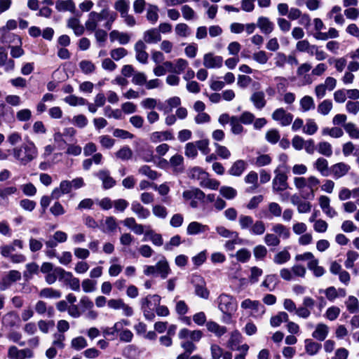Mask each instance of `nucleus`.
<instances>
[{
	"instance_id": "nucleus-19",
	"label": "nucleus",
	"mask_w": 359,
	"mask_h": 359,
	"mask_svg": "<svg viewBox=\"0 0 359 359\" xmlns=\"http://www.w3.org/2000/svg\"><path fill=\"white\" fill-rule=\"evenodd\" d=\"M350 169L351 167L348 164L340 162L331 166L330 172L335 179H339L345 176Z\"/></svg>"
},
{
	"instance_id": "nucleus-4",
	"label": "nucleus",
	"mask_w": 359,
	"mask_h": 359,
	"mask_svg": "<svg viewBox=\"0 0 359 359\" xmlns=\"http://www.w3.org/2000/svg\"><path fill=\"white\" fill-rule=\"evenodd\" d=\"M218 309L223 313L222 320L229 323L232 315L237 310V302L229 294L222 293L217 297Z\"/></svg>"
},
{
	"instance_id": "nucleus-12",
	"label": "nucleus",
	"mask_w": 359,
	"mask_h": 359,
	"mask_svg": "<svg viewBox=\"0 0 359 359\" xmlns=\"http://www.w3.org/2000/svg\"><path fill=\"white\" fill-rule=\"evenodd\" d=\"M203 337V332L201 330H190L187 328H182L178 332V338L181 340H189L198 342Z\"/></svg>"
},
{
	"instance_id": "nucleus-32",
	"label": "nucleus",
	"mask_w": 359,
	"mask_h": 359,
	"mask_svg": "<svg viewBox=\"0 0 359 359\" xmlns=\"http://www.w3.org/2000/svg\"><path fill=\"white\" fill-rule=\"evenodd\" d=\"M272 231L278 236L279 239H288L290 237V229L282 224L278 223L273 225Z\"/></svg>"
},
{
	"instance_id": "nucleus-26",
	"label": "nucleus",
	"mask_w": 359,
	"mask_h": 359,
	"mask_svg": "<svg viewBox=\"0 0 359 359\" xmlns=\"http://www.w3.org/2000/svg\"><path fill=\"white\" fill-rule=\"evenodd\" d=\"M67 26L74 31L76 36H81L85 31L86 27L81 24L79 19L71 18L67 20Z\"/></svg>"
},
{
	"instance_id": "nucleus-2",
	"label": "nucleus",
	"mask_w": 359,
	"mask_h": 359,
	"mask_svg": "<svg viewBox=\"0 0 359 359\" xmlns=\"http://www.w3.org/2000/svg\"><path fill=\"white\" fill-rule=\"evenodd\" d=\"M11 154L19 164L26 165L37 157L38 149L35 144L29 141L13 147L11 149Z\"/></svg>"
},
{
	"instance_id": "nucleus-57",
	"label": "nucleus",
	"mask_w": 359,
	"mask_h": 359,
	"mask_svg": "<svg viewBox=\"0 0 359 359\" xmlns=\"http://www.w3.org/2000/svg\"><path fill=\"white\" fill-rule=\"evenodd\" d=\"M253 221L252 217L248 215H241L238 218V224L242 230L251 228Z\"/></svg>"
},
{
	"instance_id": "nucleus-22",
	"label": "nucleus",
	"mask_w": 359,
	"mask_h": 359,
	"mask_svg": "<svg viewBox=\"0 0 359 359\" xmlns=\"http://www.w3.org/2000/svg\"><path fill=\"white\" fill-rule=\"evenodd\" d=\"M156 272L157 274L165 279L170 273V269L167 259L163 257L155 265Z\"/></svg>"
},
{
	"instance_id": "nucleus-1",
	"label": "nucleus",
	"mask_w": 359,
	"mask_h": 359,
	"mask_svg": "<svg viewBox=\"0 0 359 359\" xmlns=\"http://www.w3.org/2000/svg\"><path fill=\"white\" fill-rule=\"evenodd\" d=\"M117 13L110 11L108 8L102 9L99 13L91 11L88 15V18L85 22V27L90 32L98 29L100 22L105 20L106 22L104 27L109 30L111 29L112 25L117 19Z\"/></svg>"
},
{
	"instance_id": "nucleus-5",
	"label": "nucleus",
	"mask_w": 359,
	"mask_h": 359,
	"mask_svg": "<svg viewBox=\"0 0 359 359\" xmlns=\"http://www.w3.org/2000/svg\"><path fill=\"white\" fill-rule=\"evenodd\" d=\"M241 308L251 309L250 315L255 318H260L266 312V309L259 302L246 299L241 302Z\"/></svg>"
},
{
	"instance_id": "nucleus-64",
	"label": "nucleus",
	"mask_w": 359,
	"mask_h": 359,
	"mask_svg": "<svg viewBox=\"0 0 359 359\" xmlns=\"http://www.w3.org/2000/svg\"><path fill=\"white\" fill-rule=\"evenodd\" d=\"M272 158L269 154H259L255 160V165L257 167H263L269 165Z\"/></svg>"
},
{
	"instance_id": "nucleus-16",
	"label": "nucleus",
	"mask_w": 359,
	"mask_h": 359,
	"mask_svg": "<svg viewBox=\"0 0 359 359\" xmlns=\"http://www.w3.org/2000/svg\"><path fill=\"white\" fill-rule=\"evenodd\" d=\"M257 27L262 33L264 34H271L274 29V24L271 20L265 16H260L257 18Z\"/></svg>"
},
{
	"instance_id": "nucleus-11",
	"label": "nucleus",
	"mask_w": 359,
	"mask_h": 359,
	"mask_svg": "<svg viewBox=\"0 0 359 359\" xmlns=\"http://www.w3.org/2000/svg\"><path fill=\"white\" fill-rule=\"evenodd\" d=\"M203 337V332L201 330H190L187 328H182L178 332V338L181 340H189L198 342Z\"/></svg>"
},
{
	"instance_id": "nucleus-44",
	"label": "nucleus",
	"mask_w": 359,
	"mask_h": 359,
	"mask_svg": "<svg viewBox=\"0 0 359 359\" xmlns=\"http://www.w3.org/2000/svg\"><path fill=\"white\" fill-rule=\"evenodd\" d=\"M299 104L302 111L306 112L315 108L314 100L312 97L309 95L304 96L299 101Z\"/></svg>"
},
{
	"instance_id": "nucleus-61",
	"label": "nucleus",
	"mask_w": 359,
	"mask_h": 359,
	"mask_svg": "<svg viewBox=\"0 0 359 359\" xmlns=\"http://www.w3.org/2000/svg\"><path fill=\"white\" fill-rule=\"evenodd\" d=\"M346 257L344 265L346 269H351L354 266V262L358 259L359 254L355 251L349 250L347 252Z\"/></svg>"
},
{
	"instance_id": "nucleus-7",
	"label": "nucleus",
	"mask_w": 359,
	"mask_h": 359,
	"mask_svg": "<svg viewBox=\"0 0 359 359\" xmlns=\"http://www.w3.org/2000/svg\"><path fill=\"white\" fill-rule=\"evenodd\" d=\"M272 119L279 123L283 127L290 125L293 120V115L280 107L276 109L271 114Z\"/></svg>"
},
{
	"instance_id": "nucleus-15",
	"label": "nucleus",
	"mask_w": 359,
	"mask_h": 359,
	"mask_svg": "<svg viewBox=\"0 0 359 359\" xmlns=\"http://www.w3.org/2000/svg\"><path fill=\"white\" fill-rule=\"evenodd\" d=\"M72 189L70 181L62 180L60 183V186L52 191L51 197L53 199H59L62 195L70 193Z\"/></svg>"
},
{
	"instance_id": "nucleus-55",
	"label": "nucleus",
	"mask_w": 359,
	"mask_h": 359,
	"mask_svg": "<svg viewBox=\"0 0 359 359\" xmlns=\"http://www.w3.org/2000/svg\"><path fill=\"white\" fill-rule=\"evenodd\" d=\"M181 12L183 18L187 21L193 20L196 18V15L194 10L189 5H183L181 7Z\"/></svg>"
},
{
	"instance_id": "nucleus-10",
	"label": "nucleus",
	"mask_w": 359,
	"mask_h": 359,
	"mask_svg": "<svg viewBox=\"0 0 359 359\" xmlns=\"http://www.w3.org/2000/svg\"><path fill=\"white\" fill-rule=\"evenodd\" d=\"M276 175L273 179L272 185L274 191H283L288 188L287 176L284 172L275 171Z\"/></svg>"
},
{
	"instance_id": "nucleus-42",
	"label": "nucleus",
	"mask_w": 359,
	"mask_h": 359,
	"mask_svg": "<svg viewBox=\"0 0 359 359\" xmlns=\"http://www.w3.org/2000/svg\"><path fill=\"white\" fill-rule=\"evenodd\" d=\"M144 236L146 238H149L154 245L161 246L163 244L162 236L153 230H147L144 233Z\"/></svg>"
},
{
	"instance_id": "nucleus-53",
	"label": "nucleus",
	"mask_w": 359,
	"mask_h": 359,
	"mask_svg": "<svg viewBox=\"0 0 359 359\" xmlns=\"http://www.w3.org/2000/svg\"><path fill=\"white\" fill-rule=\"evenodd\" d=\"M266 230L264 223L261 220H257L255 222H253V224L250 229V233L252 235H262Z\"/></svg>"
},
{
	"instance_id": "nucleus-27",
	"label": "nucleus",
	"mask_w": 359,
	"mask_h": 359,
	"mask_svg": "<svg viewBox=\"0 0 359 359\" xmlns=\"http://www.w3.org/2000/svg\"><path fill=\"white\" fill-rule=\"evenodd\" d=\"M250 101L253 103L255 107L257 109H263L266 104L265 95L262 91L255 92L250 97Z\"/></svg>"
},
{
	"instance_id": "nucleus-45",
	"label": "nucleus",
	"mask_w": 359,
	"mask_h": 359,
	"mask_svg": "<svg viewBox=\"0 0 359 359\" xmlns=\"http://www.w3.org/2000/svg\"><path fill=\"white\" fill-rule=\"evenodd\" d=\"M175 32L177 36L182 38H187L191 34L189 27L186 23H178L175 27Z\"/></svg>"
},
{
	"instance_id": "nucleus-56",
	"label": "nucleus",
	"mask_w": 359,
	"mask_h": 359,
	"mask_svg": "<svg viewBox=\"0 0 359 359\" xmlns=\"http://www.w3.org/2000/svg\"><path fill=\"white\" fill-rule=\"evenodd\" d=\"M234 257L237 261L245 263L250 260L251 257V252L246 248H241L236 252Z\"/></svg>"
},
{
	"instance_id": "nucleus-35",
	"label": "nucleus",
	"mask_w": 359,
	"mask_h": 359,
	"mask_svg": "<svg viewBox=\"0 0 359 359\" xmlns=\"http://www.w3.org/2000/svg\"><path fill=\"white\" fill-rule=\"evenodd\" d=\"M55 8L60 12H74L75 4L72 0H58L55 4Z\"/></svg>"
},
{
	"instance_id": "nucleus-60",
	"label": "nucleus",
	"mask_w": 359,
	"mask_h": 359,
	"mask_svg": "<svg viewBox=\"0 0 359 359\" xmlns=\"http://www.w3.org/2000/svg\"><path fill=\"white\" fill-rule=\"evenodd\" d=\"M230 126L231 132L235 135L241 134L243 131L241 122L239 121L238 117L236 116H231Z\"/></svg>"
},
{
	"instance_id": "nucleus-14",
	"label": "nucleus",
	"mask_w": 359,
	"mask_h": 359,
	"mask_svg": "<svg viewBox=\"0 0 359 359\" xmlns=\"http://www.w3.org/2000/svg\"><path fill=\"white\" fill-rule=\"evenodd\" d=\"M21 273L18 271L11 270L6 276H5L1 281L0 282V290H5L7 289L13 283L20 280Z\"/></svg>"
},
{
	"instance_id": "nucleus-41",
	"label": "nucleus",
	"mask_w": 359,
	"mask_h": 359,
	"mask_svg": "<svg viewBox=\"0 0 359 359\" xmlns=\"http://www.w3.org/2000/svg\"><path fill=\"white\" fill-rule=\"evenodd\" d=\"M208 173L203 170L201 168L194 167L190 169L189 176L193 180L199 181V183L206 177Z\"/></svg>"
},
{
	"instance_id": "nucleus-6",
	"label": "nucleus",
	"mask_w": 359,
	"mask_h": 359,
	"mask_svg": "<svg viewBox=\"0 0 359 359\" xmlns=\"http://www.w3.org/2000/svg\"><path fill=\"white\" fill-rule=\"evenodd\" d=\"M195 288V294L204 299L209 297L210 292L206 287V283L203 278L199 275H193L191 279Z\"/></svg>"
},
{
	"instance_id": "nucleus-21",
	"label": "nucleus",
	"mask_w": 359,
	"mask_h": 359,
	"mask_svg": "<svg viewBox=\"0 0 359 359\" xmlns=\"http://www.w3.org/2000/svg\"><path fill=\"white\" fill-rule=\"evenodd\" d=\"M161 36L156 28H151L143 33V41L149 44L161 41Z\"/></svg>"
},
{
	"instance_id": "nucleus-38",
	"label": "nucleus",
	"mask_w": 359,
	"mask_h": 359,
	"mask_svg": "<svg viewBox=\"0 0 359 359\" xmlns=\"http://www.w3.org/2000/svg\"><path fill=\"white\" fill-rule=\"evenodd\" d=\"M288 314L285 311H280L270 319V325L273 327H279L283 322H288Z\"/></svg>"
},
{
	"instance_id": "nucleus-62",
	"label": "nucleus",
	"mask_w": 359,
	"mask_h": 359,
	"mask_svg": "<svg viewBox=\"0 0 359 359\" xmlns=\"http://www.w3.org/2000/svg\"><path fill=\"white\" fill-rule=\"evenodd\" d=\"M200 186L204 188L216 190L219 186V182L216 180L209 178V175L208 174L206 177L200 182Z\"/></svg>"
},
{
	"instance_id": "nucleus-9",
	"label": "nucleus",
	"mask_w": 359,
	"mask_h": 359,
	"mask_svg": "<svg viewBox=\"0 0 359 359\" xmlns=\"http://www.w3.org/2000/svg\"><path fill=\"white\" fill-rule=\"evenodd\" d=\"M223 64V58L219 55H215L212 53H208L203 55V65L208 69L220 68Z\"/></svg>"
},
{
	"instance_id": "nucleus-8",
	"label": "nucleus",
	"mask_w": 359,
	"mask_h": 359,
	"mask_svg": "<svg viewBox=\"0 0 359 359\" xmlns=\"http://www.w3.org/2000/svg\"><path fill=\"white\" fill-rule=\"evenodd\" d=\"M8 359H25L33 357V351L29 348L18 349L15 346H11L8 349Z\"/></svg>"
},
{
	"instance_id": "nucleus-36",
	"label": "nucleus",
	"mask_w": 359,
	"mask_h": 359,
	"mask_svg": "<svg viewBox=\"0 0 359 359\" xmlns=\"http://www.w3.org/2000/svg\"><path fill=\"white\" fill-rule=\"evenodd\" d=\"M173 135L169 131H163V132H154L150 135V140L152 142L156 143L161 141L164 140H172Z\"/></svg>"
},
{
	"instance_id": "nucleus-30",
	"label": "nucleus",
	"mask_w": 359,
	"mask_h": 359,
	"mask_svg": "<svg viewBox=\"0 0 359 359\" xmlns=\"http://www.w3.org/2000/svg\"><path fill=\"white\" fill-rule=\"evenodd\" d=\"M206 327L209 332L213 333L218 337L223 336L227 332V329L225 326L220 325L217 323L212 320L207 322Z\"/></svg>"
},
{
	"instance_id": "nucleus-25",
	"label": "nucleus",
	"mask_w": 359,
	"mask_h": 359,
	"mask_svg": "<svg viewBox=\"0 0 359 359\" xmlns=\"http://www.w3.org/2000/svg\"><path fill=\"white\" fill-rule=\"evenodd\" d=\"M131 210L140 219H146L150 216V211L137 201H133L132 203Z\"/></svg>"
},
{
	"instance_id": "nucleus-54",
	"label": "nucleus",
	"mask_w": 359,
	"mask_h": 359,
	"mask_svg": "<svg viewBox=\"0 0 359 359\" xmlns=\"http://www.w3.org/2000/svg\"><path fill=\"white\" fill-rule=\"evenodd\" d=\"M345 304L350 313H356L359 311V302L354 296H349Z\"/></svg>"
},
{
	"instance_id": "nucleus-49",
	"label": "nucleus",
	"mask_w": 359,
	"mask_h": 359,
	"mask_svg": "<svg viewBox=\"0 0 359 359\" xmlns=\"http://www.w3.org/2000/svg\"><path fill=\"white\" fill-rule=\"evenodd\" d=\"M345 131L353 139H359V128L353 123L349 122L344 124Z\"/></svg>"
},
{
	"instance_id": "nucleus-40",
	"label": "nucleus",
	"mask_w": 359,
	"mask_h": 359,
	"mask_svg": "<svg viewBox=\"0 0 359 359\" xmlns=\"http://www.w3.org/2000/svg\"><path fill=\"white\" fill-rule=\"evenodd\" d=\"M114 9L120 14V16L127 14L130 10L129 0H116L114 4Z\"/></svg>"
},
{
	"instance_id": "nucleus-46",
	"label": "nucleus",
	"mask_w": 359,
	"mask_h": 359,
	"mask_svg": "<svg viewBox=\"0 0 359 359\" xmlns=\"http://www.w3.org/2000/svg\"><path fill=\"white\" fill-rule=\"evenodd\" d=\"M277 277L275 274H270L265 276L262 283V286L266 287L269 291H273L276 287Z\"/></svg>"
},
{
	"instance_id": "nucleus-3",
	"label": "nucleus",
	"mask_w": 359,
	"mask_h": 359,
	"mask_svg": "<svg viewBox=\"0 0 359 359\" xmlns=\"http://www.w3.org/2000/svg\"><path fill=\"white\" fill-rule=\"evenodd\" d=\"M319 184V179L313 175H311L309 177H295L294 178L295 188L305 199H313L314 198L315 192L318 189Z\"/></svg>"
},
{
	"instance_id": "nucleus-51",
	"label": "nucleus",
	"mask_w": 359,
	"mask_h": 359,
	"mask_svg": "<svg viewBox=\"0 0 359 359\" xmlns=\"http://www.w3.org/2000/svg\"><path fill=\"white\" fill-rule=\"evenodd\" d=\"M118 224L114 217H107L104 220L103 231L106 233H113L116 230Z\"/></svg>"
},
{
	"instance_id": "nucleus-17",
	"label": "nucleus",
	"mask_w": 359,
	"mask_h": 359,
	"mask_svg": "<svg viewBox=\"0 0 359 359\" xmlns=\"http://www.w3.org/2000/svg\"><path fill=\"white\" fill-rule=\"evenodd\" d=\"M2 323L6 327H18L20 325V318L15 312L11 311L4 316Z\"/></svg>"
},
{
	"instance_id": "nucleus-24",
	"label": "nucleus",
	"mask_w": 359,
	"mask_h": 359,
	"mask_svg": "<svg viewBox=\"0 0 359 359\" xmlns=\"http://www.w3.org/2000/svg\"><path fill=\"white\" fill-rule=\"evenodd\" d=\"M109 38L111 42L118 41L121 45H126L130 41V36L126 32H119L118 30H112L109 33Z\"/></svg>"
},
{
	"instance_id": "nucleus-52",
	"label": "nucleus",
	"mask_w": 359,
	"mask_h": 359,
	"mask_svg": "<svg viewBox=\"0 0 359 359\" xmlns=\"http://www.w3.org/2000/svg\"><path fill=\"white\" fill-rule=\"evenodd\" d=\"M333 104L331 100H325L320 102L317 108L318 112L323 116L327 115L332 109Z\"/></svg>"
},
{
	"instance_id": "nucleus-43",
	"label": "nucleus",
	"mask_w": 359,
	"mask_h": 359,
	"mask_svg": "<svg viewBox=\"0 0 359 359\" xmlns=\"http://www.w3.org/2000/svg\"><path fill=\"white\" fill-rule=\"evenodd\" d=\"M291 255L287 250H283L277 252L273 259V261L276 264H284L290 259Z\"/></svg>"
},
{
	"instance_id": "nucleus-20",
	"label": "nucleus",
	"mask_w": 359,
	"mask_h": 359,
	"mask_svg": "<svg viewBox=\"0 0 359 359\" xmlns=\"http://www.w3.org/2000/svg\"><path fill=\"white\" fill-rule=\"evenodd\" d=\"M330 328L326 324L323 323H318L314 331L312 332V337L318 341H323L328 336Z\"/></svg>"
},
{
	"instance_id": "nucleus-18",
	"label": "nucleus",
	"mask_w": 359,
	"mask_h": 359,
	"mask_svg": "<svg viewBox=\"0 0 359 359\" xmlns=\"http://www.w3.org/2000/svg\"><path fill=\"white\" fill-rule=\"evenodd\" d=\"M96 176L102 181V187L104 189H109L113 187L116 184V181L111 177L109 171L107 170L103 169L99 170Z\"/></svg>"
},
{
	"instance_id": "nucleus-28",
	"label": "nucleus",
	"mask_w": 359,
	"mask_h": 359,
	"mask_svg": "<svg viewBox=\"0 0 359 359\" xmlns=\"http://www.w3.org/2000/svg\"><path fill=\"white\" fill-rule=\"evenodd\" d=\"M304 347L306 353L313 356L318 353L322 348V345L313 339H306L304 340Z\"/></svg>"
},
{
	"instance_id": "nucleus-37",
	"label": "nucleus",
	"mask_w": 359,
	"mask_h": 359,
	"mask_svg": "<svg viewBox=\"0 0 359 359\" xmlns=\"http://www.w3.org/2000/svg\"><path fill=\"white\" fill-rule=\"evenodd\" d=\"M158 8L156 5L149 4L147 10V20L151 24L154 25L158 20Z\"/></svg>"
},
{
	"instance_id": "nucleus-13",
	"label": "nucleus",
	"mask_w": 359,
	"mask_h": 359,
	"mask_svg": "<svg viewBox=\"0 0 359 359\" xmlns=\"http://www.w3.org/2000/svg\"><path fill=\"white\" fill-rule=\"evenodd\" d=\"M136 60L142 64L147 63L149 54L146 52L147 46L143 41H137L134 46Z\"/></svg>"
},
{
	"instance_id": "nucleus-47",
	"label": "nucleus",
	"mask_w": 359,
	"mask_h": 359,
	"mask_svg": "<svg viewBox=\"0 0 359 359\" xmlns=\"http://www.w3.org/2000/svg\"><path fill=\"white\" fill-rule=\"evenodd\" d=\"M318 129V126L316 121L312 118H308L303 127V133L309 135H313L317 132Z\"/></svg>"
},
{
	"instance_id": "nucleus-58",
	"label": "nucleus",
	"mask_w": 359,
	"mask_h": 359,
	"mask_svg": "<svg viewBox=\"0 0 359 359\" xmlns=\"http://www.w3.org/2000/svg\"><path fill=\"white\" fill-rule=\"evenodd\" d=\"M264 241L265 244L269 247H276L280 243L279 236H276L274 233H266L264 236Z\"/></svg>"
},
{
	"instance_id": "nucleus-34",
	"label": "nucleus",
	"mask_w": 359,
	"mask_h": 359,
	"mask_svg": "<svg viewBox=\"0 0 359 359\" xmlns=\"http://www.w3.org/2000/svg\"><path fill=\"white\" fill-rule=\"evenodd\" d=\"M313 166L322 176L327 177L330 175L328 161L325 158L322 157L317 158Z\"/></svg>"
},
{
	"instance_id": "nucleus-23",
	"label": "nucleus",
	"mask_w": 359,
	"mask_h": 359,
	"mask_svg": "<svg viewBox=\"0 0 359 359\" xmlns=\"http://www.w3.org/2000/svg\"><path fill=\"white\" fill-rule=\"evenodd\" d=\"M209 229L208 226L198 222H191L187 228V233L190 236L203 233Z\"/></svg>"
},
{
	"instance_id": "nucleus-63",
	"label": "nucleus",
	"mask_w": 359,
	"mask_h": 359,
	"mask_svg": "<svg viewBox=\"0 0 359 359\" xmlns=\"http://www.w3.org/2000/svg\"><path fill=\"white\" fill-rule=\"evenodd\" d=\"M318 152L327 157H330L332 155V148L331 144L327 142H322L318 144Z\"/></svg>"
},
{
	"instance_id": "nucleus-50",
	"label": "nucleus",
	"mask_w": 359,
	"mask_h": 359,
	"mask_svg": "<svg viewBox=\"0 0 359 359\" xmlns=\"http://www.w3.org/2000/svg\"><path fill=\"white\" fill-rule=\"evenodd\" d=\"M87 346L88 342L82 336L74 337L71 341V347L76 351H80Z\"/></svg>"
},
{
	"instance_id": "nucleus-39",
	"label": "nucleus",
	"mask_w": 359,
	"mask_h": 359,
	"mask_svg": "<svg viewBox=\"0 0 359 359\" xmlns=\"http://www.w3.org/2000/svg\"><path fill=\"white\" fill-rule=\"evenodd\" d=\"M242 339L241 334L238 330L233 331L230 334V338L228 341V347L231 350H238V347Z\"/></svg>"
},
{
	"instance_id": "nucleus-59",
	"label": "nucleus",
	"mask_w": 359,
	"mask_h": 359,
	"mask_svg": "<svg viewBox=\"0 0 359 359\" xmlns=\"http://www.w3.org/2000/svg\"><path fill=\"white\" fill-rule=\"evenodd\" d=\"M220 194L228 200L234 198L237 195V191L231 187L223 186L219 189Z\"/></svg>"
},
{
	"instance_id": "nucleus-31",
	"label": "nucleus",
	"mask_w": 359,
	"mask_h": 359,
	"mask_svg": "<svg viewBox=\"0 0 359 359\" xmlns=\"http://www.w3.org/2000/svg\"><path fill=\"white\" fill-rule=\"evenodd\" d=\"M248 165L247 162L243 160L236 161L229 170V173L233 176H241Z\"/></svg>"
},
{
	"instance_id": "nucleus-33",
	"label": "nucleus",
	"mask_w": 359,
	"mask_h": 359,
	"mask_svg": "<svg viewBox=\"0 0 359 359\" xmlns=\"http://www.w3.org/2000/svg\"><path fill=\"white\" fill-rule=\"evenodd\" d=\"M39 297L44 299H59L62 296L60 290L53 287H44L41 289L39 294Z\"/></svg>"
},
{
	"instance_id": "nucleus-48",
	"label": "nucleus",
	"mask_w": 359,
	"mask_h": 359,
	"mask_svg": "<svg viewBox=\"0 0 359 359\" xmlns=\"http://www.w3.org/2000/svg\"><path fill=\"white\" fill-rule=\"evenodd\" d=\"M65 102L72 107L86 105V100L81 97H77L74 95L67 96L64 99Z\"/></svg>"
},
{
	"instance_id": "nucleus-29",
	"label": "nucleus",
	"mask_w": 359,
	"mask_h": 359,
	"mask_svg": "<svg viewBox=\"0 0 359 359\" xmlns=\"http://www.w3.org/2000/svg\"><path fill=\"white\" fill-rule=\"evenodd\" d=\"M246 184L250 186L246 189L247 192H252L259 187L258 175L255 171H250L244 178Z\"/></svg>"
}]
</instances>
